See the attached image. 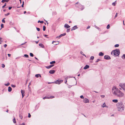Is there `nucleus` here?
<instances>
[{
    "instance_id": "42",
    "label": "nucleus",
    "mask_w": 125,
    "mask_h": 125,
    "mask_svg": "<svg viewBox=\"0 0 125 125\" xmlns=\"http://www.w3.org/2000/svg\"><path fill=\"white\" fill-rule=\"evenodd\" d=\"M36 29L38 31H39L40 30V29L36 27Z\"/></svg>"
},
{
    "instance_id": "58",
    "label": "nucleus",
    "mask_w": 125,
    "mask_h": 125,
    "mask_svg": "<svg viewBox=\"0 0 125 125\" xmlns=\"http://www.w3.org/2000/svg\"><path fill=\"white\" fill-rule=\"evenodd\" d=\"M20 57H16V59H18L20 58Z\"/></svg>"
},
{
    "instance_id": "26",
    "label": "nucleus",
    "mask_w": 125,
    "mask_h": 125,
    "mask_svg": "<svg viewBox=\"0 0 125 125\" xmlns=\"http://www.w3.org/2000/svg\"><path fill=\"white\" fill-rule=\"evenodd\" d=\"M116 3V1H115V2H113L112 3V5H113L115 6V4Z\"/></svg>"
},
{
    "instance_id": "50",
    "label": "nucleus",
    "mask_w": 125,
    "mask_h": 125,
    "mask_svg": "<svg viewBox=\"0 0 125 125\" xmlns=\"http://www.w3.org/2000/svg\"><path fill=\"white\" fill-rule=\"evenodd\" d=\"M1 28L4 27V25L3 24H2L1 25Z\"/></svg>"
},
{
    "instance_id": "55",
    "label": "nucleus",
    "mask_w": 125,
    "mask_h": 125,
    "mask_svg": "<svg viewBox=\"0 0 125 125\" xmlns=\"http://www.w3.org/2000/svg\"><path fill=\"white\" fill-rule=\"evenodd\" d=\"M12 8V7H9L8 9H9V10H10Z\"/></svg>"
},
{
    "instance_id": "62",
    "label": "nucleus",
    "mask_w": 125,
    "mask_h": 125,
    "mask_svg": "<svg viewBox=\"0 0 125 125\" xmlns=\"http://www.w3.org/2000/svg\"><path fill=\"white\" fill-rule=\"evenodd\" d=\"M66 79V81H65V83H66L67 82V79Z\"/></svg>"
},
{
    "instance_id": "21",
    "label": "nucleus",
    "mask_w": 125,
    "mask_h": 125,
    "mask_svg": "<svg viewBox=\"0 0 125 125\" xmlns=\"http://www.w3.org/2000/svg\"><path fill=\"white\" fill-rule=\"evenodd\" d=\"M112 101L113 102L117 103L118 102V100L117 99H114L112 100Z\"/></svg>"
},
{
    "instance_id": "3",
    "label": "nucleus",
    "mask_w": 125,
    "mask_h": 125,
    "mask_svg": "<svg viewBox=\"0 0 125 125\" xmlns=\"http://www.w3.org/2000/svg\"><path fill=\"white\" fill-rule=\"evenodd\" d=\"M120 53V50L119 49H116L111 52V54L114 55L115 56H117L119 55Z\"/></svg>"
},
{
    "instance_id": "32",
    "label": "nucleus",
    "mask_w": 125,
    "mask_h": 125,
    "mask_svg": "<svg viewBox=\"0 0 125 125\" xmlns=\"http://www.w3.org/2000/svg\"><path fill=\"white\" fill-rule=\"evenodd\" d=\"M2 61H3L5 59V57H4V55H2Z\"/></svg>"
},
{
    "instance_id": "52",
    "label": "nucleus",
    "mask_w": 125,
    "mask_h": 125,
    "mask_svg": "<svg viewBox=\"0 0 125 125\" xmlns=\"http://www.w3.org/2000/svg\"><path fill=\"white\" fill-rule=\"evenodd\" d=\"M54 96H52L49 97H50V98H54Z\"/></svg>"
},
{
    "instance_id": "59",
    "label": "nucleus",
    "mask_w": 125,
    "mask_h": 125,
    "mask_svg": "<svg viewBox=\"0 0 125 125\" xmlns=\"http://www.w3.org/2000/svg\"><path fill=\"white\" fill-rule=\"evenodd\" d=\"M22 97L23 98V97L24 96L25 94H22Z\"/></svg>"
},
{
    "instance_id": "54",
    "label": "nucleus",
    "mask_w": 125,
    "mask_h": 125,
    "mask_svg": "<svg viewBox=\"0 0 125 125\" xmlns=\"http://www.w3.org/2000/svg\"><path fill=\"white\" fill-rule=\"evenodd\" d=\"M40 23H44V21H41Z\"/></svg>"
},
{
    "instance_id": "43",
    "label": "nucleus",
    "mask_w": 125,
    "mask_h": 125,
    "mask_svg": "<svg viewBox=\"0 0 125 125\" xmlns=\"http://www.w3.org/2000/svg\"><path fill=\"white\" fill-rule=\"evenodd\" d=\"M106 106V104H105V103H104L103 104V105L102 106V107H104L105 106Z\"/></svg>"
},
{
    "instance_id": "13",
    "label": "nucleus",
    "mask_w": 125,
    "mask_h": 125,
    "mask_svg": "<svg viewBox=\"0 0 125 125\" xmlns=\"http://www.w3.org/2000/svg\"><path fill=\"white\" fill-rule=\"evenodd\" d=\"M55 72V71L54 70H51L49 71V73L51 74H53Z\"/></svg>"
},
{
    "instance_id": "12",
    "label": "nucleus",
    "mask_w": 125,
    "mask_h": 125,
    "mask_svg": "<svg viewBox=\"0 0 125 125\" xmlns=\"http://www.w3.org/2000/svg\"><path fill=\"white\" fill-rule=\"evenodd\" d=\"M59 42H55L53 41L52 43L54 45H57L59 44Z\"/></svg>"
},
{
    "instance_id": "63",
    "label": "nucleus",
    "mask_w": 125,
    "mask_h": 125,
    "mask_svg": "<svg viewBox=\"0 0 125 125\" xmlns=\"http://www.w3.org/2000/svg\"><path fill=\"white\" fill-rule=\"evenodd\" d=\"M22 125H25V124L24 123H22V124H21Z\"/></svg>"
},
{
    "instance_id": "47",
    "label": "nucleus",
    "mask_w": 125,
    "mask_h": 125,
    "mask_svg": "<svg viewBox=\"0 0 125 125\" xmlns=\"http://www.w3.org/2000/svg\"><path fill=\"white\" fill-rule=\"evenodd\" d=\"M9 14H10V13H7V14H5V15L6 16H7L8 15H9Z\"/></svg>"
},
{
    "instance_id": "48",
    "label": "nucleus",
    "mask_w": 125,
    "mask_h": 125,
    "mask_svg": "<svg viewBox=\"0 0 125 125\" xmlns=\"http://www.w3.org/2000/svg\"><path fill=\"white\" fill-rule=\"evenodd\" d=\"M31 115L30 114V113H29L28 114V117L29 118H30L31 117Z\"/></svg>"
},
{
    "instance_id": "34",
    "label": "nucleus",
    "mask_w": 125,
    "mask_h": 125,
    "mask_svg": "<svg viewBox=\"0 0 125 125\" xmlns=\"http://www.w3.org/2000/svg\"><path fill=\"white\" fill-rule=\"evenodd\" d=\"M119 45L118 44H116L115 45V47H118L119 46Z\"/></svg>"
},
{
    "instance_id": "11",
    "label": "nucleus",
    "mask_w": 125,
    "mask_h": 125,
    "mask_svg": "<svg viewBox=\"0 0 125 125\" xmlns=\"http://www.w3.org/2000/svg\"><path fill=\"white\" fill-rule=\"evenodd\" d=\"M64 27L65 28H68L70 27V26L67 24H65L64 26Z\"/></svg>"
},
{
    "instance_id": "22",
    "label": "nucleus",
    "mask_w": 125,
    "mask_h": 125,
    "mask_svg": "<svg viewBox=\"0 0 125 125\" xmlns=\"http://www.w3.org/2000/svg\"><path fill=\"white\" fill-rule=\"evenodd\" d=\"M123 59H125V54H123L121 57Z\"/></svg>"
},
{
    "instance_id": "41",
    "label": "nucleus",
    "mask_w": 125,
    "mask_h": 125,
    "mask_svg": "<svg viewBox=\"0 0 125 125\" xmlns=\"http://www.w3.org/2000/svg\"><path fill=\"white\" fill-rule=\"evenodd\" d=\"M1 65V66L2 68H4L5 67V65L4 64H2Z\"/></svg>"
},
{
    "instance_id": "25",
    "label": "nucleus",
    "mask_w": 125,
    "mask_h": 125,
    "mask_svg": "<svg viewBox=\"0 0 125 125\" xmlns=\"http://www.w3.org/2000/svg\"><path fill=\"white\" fill-rule=\"evenodd\" d=\"M55 61H52L51 62H50V64H52L55 63Z\"/></svg>"
},
{
    "instance_id": "18",
    "label": "nucleus",
    "mask_w": 125,
    "mask_h": 125,
    "mask_svg": "<svg viewBox=\"0 0 125 125\" xmlns=\"http://www.w3.org/2000/svg\"><path fill=\"white\" fill-rule=\"evenodd\" d=\"M9 1V0H2L1 2L3 3L5 2H8Z\"/></svg>"
},
{
    "instance_id": "56",
    "label": "nucleus",
    "mask_w": 125,
    "mask_h": 125,
    "mask_svg": "<svg viewBox=\"0 0 125 125\" xmlns=\"http://www.w3.org/2000/svg\"><path fill=\"white\" fill-rule=\"evenodd\" d=\"M80 53H81V54L82 55L83 54V52L82 51H81V52H80Z\"/></svg>"
},
{
    "instance_id": "46",
    "label": "nucleus",
    "mask_w": 125,
    "mask_h": 125,
    "mask_svg": "<svg viewBox=\"0 0 125 125\" xmlns=\"http://www.w3.org/2000/svg\"><path fill=\"white\" fill-rule=\"evenodd\" d=\"M101 96L102 98H104L105 97V96L104 95H101Z\"/></svg>"
},
{
    "instance_id": "45",
    "label": "nucleus",
    "mask_w": 125,
    "mask_h": 125,
    "mask_svg": "<svg viewBox=\"0 0 125 125\" xmlns=\"http://www.w3.org/2000/svg\"><path fill=\"white\" fill-rule=\"evenodd\" d=\"M70 31V29H67V30L66 31L67 32H69Z\"/></svg>"
},
{
    "instance_id": "40",
    "label": "nucleus",
    "mask_w": 125,
    "mask_h": 125,
    "mask_svg": "<svg viewBox=\"0 0 125 125\" xmlns=\"http://www.w3.org/2000/svg\"><path fill=\"white\" fill-rule=\"evenodd\" d=\"M5 18H4L2 20V22H3V23H5V21L4 20V19H5Z\"/></svg>"
},
{
    "instance_id": "38",
    "label": "nucleus",
    "mask_w": 125,
    "mask_h": 125,
    "mask_svg": "<svg viewBox=\"0 0 125 125\" xmlns=\"http://www.w3.org/2000/svg\"><path fill=\"white\" fill-rule=\"evenodd\" d=\"M11 86L13 88H14L16 87V85L13 84H11Z\"/></svg>"
},
{
    "instance_id": "31",
    "label": "nucleus",
    "mask_w": 125,
    "mask_h": 125,
    "mask_svg": "<svg viewBox=\"0 0 125 125\" xmlns=\"http://www.w3.org/2000/svg\"><path fill=\"white\" fill-rule=\"evenodd\" d=\"M43 99H50V97H44L43 98Z\"/></svg>"
},
{
    "instance_id": "53",
    "label": "nucleus",
    "mask_w": 125,
    "mask_h": 125,
    "mask_svg": "<svg viewBox=\"0 0 125 125\" xmlns=\"http://www.w3.org/2000/svg\"><path fill=\"white\" fill-rule=\"evenodd\" d=\"M7 46V44H5L4 45V46L5 47H6Z\"/></svg>"
},
{
    "instance_id": "19",
    "label": "nucleus",
    "mask_w": 125,
    "mask_h": 125,
    "mask_svg": "<svg viewBox=\"0 0 125 125\" xmlns=\"http://www.w3.org/2000/svg\"><path fill=\"white\" fill-rule=\"evenodd\" d=\"M8 91L9 92H10L12 90V88L11 87L9 86L8 88Z\"/></svg>"
},
{
    "instance_id": "2",
    "label": "nucleus",
    "mask_w": 125,
    "mask_h": 125,
    "mask_svg": "<svg viewBox=\"0 0 125 125\" xmlns=\"http://www.w3.org/2000/svg\"><path fill=\"white\" fill-rule=\"evenodd\" d=\"M116 106L118 111L122 112L124 111L125 106L122 102L118 103L116 104Z\"/></svg>"
},
{
    "instance_id": "37",
    "label": "nucleus",
    "mask_w": 125,
    "mask_h": 125,
    "mask_svg": "<svg viewBox=\"0 0 125 125\" xmlns=\"http://www.w3.org/2000/svg\"><path fill=\"white\" fill-rule=\"evenodd\" d=\"M6 3H5L4 5L2 7V8L3 9L4 8V7L5 6H6Z\"/></svg>"
},
{
    "instance_id": "5",
    "label": "nucleus",
    "mask_w": 125,
    "mask_h": 125,
    "mask_svg": "<svg viewBox=\"0 0 125 125\" xmlns=\"http://www.w3.org/2000/svg\"><path fill=\"white\" fill-rule=\"evenodd\" d=\"M63 82L62 80H57L53 82H52V83H55L56 84H60Z\"/></svg>"
},
{
    "instance_id": "15",
    "label": "nucleus",
    "mask_w": 125,
    "mask_h": 125,
    "mask_svg": "<svg viewBox=\"0 0 125 125\" xmlns=\"http://www.w3.org/2000/svg\"><path fill=\"white\" fill-rule=\"evenodd\" d=\"M89 67V66L87 65H86L84 67L83 69L85 70L86 69L88 68Z\"/></svg>"
},
{
    "instance_id": "4",
    "label": "nucleus",
    "mask_w": 125,
    "mask_h": 125,
    "mask_svg": "<svg viewBox=\"0 0 125 125\" xmlns=\"http://www.w3.org/2000/svg\"><path fill=\"white\" fill-rule=\"evenodd\" d=\"M76 6L79 8L81 10H83L84 8L83 6H82L80 4L77 2L75 3Z\"/></svg>"
},
{
    "instance_id": "17",
    "label": "nucleus",
    "mask_w": 125,
    "mask_h": 125,
    "mask_svg": "<svg viewBox=\"0 0 125 125\" xmlns=\"http://www.w3.org/2000/svg\"><path fill=\"white\" fill-rule=\"evenodd\" d=\"M104 55V53L102 52H100L99 54V56H103Z\"/></svg>"
},
{
    "instance_id": "33",
    "label": "nucleus",
    "mask_w": 125,
    "mask_h": 125,
    "mask_svg": "<svg viewBox=\"0 0 125 125\" xmlns=\"http://www.w3.org/2000/svg\"><path fill=\"white\" fill-rule=\"evenodd\" d=\"M10 84V83L8 82L7 83L5 84H4L6 86H8Z\"/></svg>"
},
{
    "instance_id": "10",
    "label": "nucleus",
    "mask_w": 125,
    "mask_h": 125,
    "mask_svg": "<svg viewBox=\"0 0 125 125\" xmlns=\"http://www.w3.org/2000/svg\"><path fill=\"white\" fill-rule=\"evenodd\" d=\"M83 102L84 103H87L89 102V101L87 99L85 98L83 100Z\"/></svg>"
},
{
    "instance_id": "30",
    "label": "nucleus",
    "mask_w": 125,
    "mask_h": 125,
    "mask_svg": "<svg viewBox=\"0 0 125 125\" xmlns=\"http://www.w3.org/2000/svg\"><path fill=\"white\" fill-rule=\"evenodd\" d=\"M13 122L14 123H16V121L15 118H14L13 120Z\"/></svg>"
},
{
    "instance_id": "35",
    "label": "nucleus",
    "mask_w": 125,
    "mask_h": 125,
    "mask_svg": "<svg viewBox=\"0 0 125 125\" xmlns=\"http://www.w3.org/2000/svg\"><path fill=\"white\" fill-rule=\"evenodd\" d=\"M101 60L99 59H97L96 61H95V62H98L99 61H100Z\"/></svg>"
},
{
    "instance_id": "27",
    "label": "nucleus",
    "mask_w": 125,
    "mask_h": 125,
    "mask_svg": "<svg viewBox=\"0 0 125 125\" xmlns=\"http://www.w3.org/2000/svg\"><path fill=\"white\" fill-rule=\"evenodd\" d=\"M46 27L44 26H43V31H45L46 30Z\"/></svg>"
},
{
    "instance_id": "64",
    "label": "nucleus",
    "mask_w": 125,
    "mask_h": 125,
    "mask_svg": "<svg viewBox=\"0 0 125 125\" xmlns=\"http://www.w3.org/2000/svg\"><path fill=\"white\" fill-rule=\"evenodd\" d=\"M35 42L36 44H37L38 42V41H35Z\"/></svg>"
},
{
    "instance_id": "1",
    "label": "nucleus",
    "mask_w": 125,
    "mask_h": 125,
    "mask_svg": "<svg viewBox=\"0 0 125 125\" xmlns=\"http://www.w3.org/2000/svg\"><path fill=\"white\" fill-rule=\"evenodd\" d=\"M112 92L115 96L119 97H123L124 94L115 86H114L112 89Z\"/></svg>"
},
{
    "instance_id": "39",
    "label": "nucleus",
    "mask_w": 125,
    "mask_h": 125,
    "mask_svg": "<svg viewBox=\"0 0 125 125\" xmlns=\"http://www.w3.org/2000/svg\"><path fill=\"white\" fill-rule=\"evenodd\" d=\"M110 26L109 24L108 25H107V29H109L110 28Z\"/></svg>"
},
{
    "instance_id": "9",
    "label": "nucleus",
    "mask_w": 125,
    "mask_h": 125,
    "mask_svg": "<svg viewBox=\"0 0 125 125\" xmlns=\"http://www.w3.org/2000/svg\"><path fill=\"white\" fill-rule=\"evenodd\" d=\"M78 28L77 26L76 25H75L71 28V31H72L73 30H74Z\"/></svg>"
},
{
    "instance_id": "29",
    "label": "nucleus",
    "mask_w": 125,
    "mask_h": 125,
    "mask_svg": "<svg viewBox=\"0 0 125 125\" xmlns=\"http://www.w3.org/2000/svg\"><path fill=\"white\" fill-rule=\"evenodd\" d=\"M24 56L26 58H28L29 57V56L27 54H25L24 55Z\"/></svg>"
},
{
    "instance_id": "61",
    "label": "nucleus",
    "mask_w": 125,
    "mask_h": 125,
    "mask_svg": "<svg viewBox=\"0 0 125 125\" xmlns=\"http://www.w3.org/2000/svg\"><path fill=\"white\" fill-rule=\"evenodd\" d=\"M95 27L96 28H97L98 29L99 28L98 27H97V26H95Z\"/></svg>"
},
{
    "instance_id": "28",
    "label": "nucleus",
    "mask_w": 125,
    "mask_h": 125,
    "mask_svg": "<svg viewBox=\"0 0 125 125\" xmlns=\"http://www.w3.org/2000/svg\"><path fill=\"white\" fill-rule=\"evenodd\" d=\"M94 56H91L90 57V59L93 60L94 59Z\"/></svg>"
},
{
    "instance_id": "49",
    "label": "nucleus",
    "mask_w": 125,
    "mask_h": 125,
    "mask_svg": "<svg viewBox=\"0 0 125 125\" xmlns=\"http://www.w3.org/2000/svg\"><path fill=\"white\" fill-rule=\"evenodd\" d=\"M24 5V2L23 1L22 4L21 5V7H23Z\"/></svg>"
},
{
    "instance_id": "16",
    "label": "nucleus",
    "mask_w": 125,
    "mask_h": 125,
    "mask_svg": "<svg viewBox=\"0 0 125 125\" xmlns=\"http://www.w3.org/2000/svg\"><path fill=\"white\" fill-rule=\"evenodd\" d=\"M39 46L42 48H44V45L42 43H40L39 44Z\"/></svg>"
},
{
    "instance_id": "57",
    "label": "nucleus",
    "mask_w": 125,
    "mask_h": 125,
    "mask_svg": "<svg viewBox=\"0 0 125 125\" xmlns=\"http://www.w3.org/2000/svg\"><path fill=\"white\" fill-rule=\"evenodd\" d=\"M8 55L9 57H10V56H11V55L9 54H8Z\"/></svg>"
},
{
    "instance_id": "60",
    "label": "nucleus",
    "mask_w": 125,
    "mask_h": 125,
    "mask_svg": "<svg viewBox=\"0 0 125 125\" xmlns=\"http://www.w3.org/2000/svg\"><path fill=\"white\" fill-rule=\"evenodd\" d=\"M90 28V26H88L87 27V29H89Z\"/></svg>"
},
{
    "instance_id": "51",
    "label": "nucleus",
    "mask_w": 125,
    "mask_h": 125,
    "mask_svg": "<svg viewBox=\"0 0 125 125\" xmlns=\"http://www.w3.org/2000/svg\"><path fill=\"white\" fill-rule=\"evenodd\" d=\"M19 116H20V118H21V119H22V115H20Z\"/></svg>"
},
{
    "instance_id": "36",
    "label": "nucleus",
    "mask_w": 125,
    "mask_h": 125,
    "mask_svg": "<svg viewBox=\"0 0 125 125\" xmlns=\"http://www.w3.org/2000/svg\"><path fill=\"white\" fill-rule=\"evenodd\" d=\"M30 55L31 57H33L34 55L33 54L31 53H30Z\"/></svg>"
},
{
    "instance_id": "7",
    "label": "nucleus",
    "mask_w": 125,
    "mask_h": 125,
    "mask_svg": "<svg viewBox=\"0 0 125 125\" xmlns=\"http://www.w3.org/2000/svg\"><path fill=\"white\" fill-rule=\"evenodd\" d=\"M66 33H64L62 34H61L59 36H57L56 37L57 38H58L59 39H60L61 37L62 36H63L66 35Z\"/></svg>"
},
{
    "instance_id": "8",
    "label": "nucleus",
    "mask_w": 125,
    "mask_h": 125,
    "mask_svg": "<svg viewBox=\"0 0 125 125\" xmlns=\"http://www.w3.org/2000/svg\"><path fill=\"white\" fill-rule=\"evenodd\" d=\"M120 86L125 91V83L120 85Z\"/></svg>"
},
{
    "instance_id": "24",
    "label": "nucleus",
    "mask_w": 125,
    "mask_h": 125,
    "mask_svg": "<svg viewBox=\"0 0 125 125\" xmlns=\"http://www.w3.org/2000/svg\"><path fill=\"white\" fill-rule=\"evenodd\" d=\"M21 92L22 94H24L25 92L23 90H21Z\"/></svg>"
},
{
    "instance_id": "20",
    "label": "nucleus",
    "mask_w": 125,
    "mask_h": 125,
    "mask_svg": "<svg viewBox=\"0 0 125 125\" xmlns=\"http://www.w3.org/2000/svg\"><path fill=\"white\" fill-rule=\"evenodd\" d=\"M40 76V77H41V76L40 74H36L35 75V77L36 78H38L39 77V76Z\"/></svg>"
},
{
    "instance_id": "44",
    "label": "nucleus",
    "mask_w": 125,
    "mask_h": 125,
    "mask_svg": "<svg viewBox=\"0 0 125 125\" xmlns=\"http://www.w3.org/2000/svg\"><path fill=\"white\" fill-rule=\"evenodd\" d=\"M80 97L81 99H83L84 97L83 95H81L80 96Z\"/></svg>"
},
{
    "instance_id": "14",
    "label": "nucleus",
    "mask_w": 125,
    "mask_h": 125,
    "mask_svg": "<svg viewBox=\"0 0 125 125\" xmlns=\"http://www.w3.org/2000/svg\"><path fill=\"white\" fill-rule=\"evenodd\" d=\"M54 65H50L49 66H46L45 67L47 69H49L50 68L52 67Z\"/></svg>"
},
{
    "instance_id": "23",
    "label": "nucleus",
    "mask_w": 125,
    "mask_h": 125,
    "mask_svg": "<svg viewBox=\"0 0 125 125\" xmlns=\"http://www.w3.org/2000/svg\"><path fill=\"white\" fill-rule=\"evenodd\" d=\"M118 14V13H116V14L114 17V19H115L117 16V15Z\"/></svg>"
},
{
    "instance_id": "6",
    "label": "nucleus",
    "mask_w": 125,
    "mask_h": 125,
    "mask_svg": "<svg viewBox=\"0 0 125 125\" xmlns=\"http://www.w3.org/2000/svg\"><path fill=\"white\" fill-rule=\"evenodd\" d=\"M104 58L106 60H109L111 59L110 57L107 55H105L104 56Z\"/></svg>"
}]
</instances>
